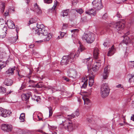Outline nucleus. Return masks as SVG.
<instances>
[{
    "label": "nucleus",
    "mask_w": 134,
    "mask_h": 134,
    "mask_svg": "<svg viewBox=\"0 0 134 134\" xmlns=\"http://www.w3.org/2000/svg\"><path fill=\"white\" fill-rule=\"evenodd\" d=\"M84 47L80 45L79 49L75 54L73 53H71L70 54L67 56H64L60 62L61 65H67L69 63H72L75 60L76 57H77L80 54V52H82L85 49Z\"/></svg>",
    "instance_id": "f257e3e1"
},
{
    "label": "nucleus",
    "mask_w": 134,
    "mask_h": 134,
    "mask_svg": "<svg viewBox=\"0 0 134 134\" xmlns=\"http://www.w3.org/2000/svg\"><path fill=\"white\" fill-rule=\"evenodd\" d=\"M110 90L108 83H105L103 84L100 88V94L102 97L103 98L107 97L109 94Z\"/></svg>",
    "instance_id": "f03ea898"
},
{
    "label": "nucleus",
    "mask_w": 134,
    "mask_h": 134,
    "mask_svg": "<svg viewBox=\"0 0 134 134\" xmlns=\"http://www.w3.org/2000/svg\"><path fill=\"white\" fill-rule=\"evenodd\" d=\"M83 40H86L88 43H91L94 40V34L92 32H89L84 33L82 37Z\"/></svg>",
    "instance_id": "7ed1b4c3"
},
{
    "label": "nucleus",
    "mask_w": 134,
    "mask_h": 134,
    "mask_svg": "<svg viewBox=\"0 0 134 134\" xmlns=\"http://www.w3.org/2000/svg\"><path fill=\"white\" fill-rule=\"evenodd\" d=\"M62 124L65 129L69 131H72L75 128V124L68 120H66Z\"/></svg>",
    "instance_id": "20e7f679"
},
{
    "label": "nucleus",
    "mask_w": 134,
    "mask_h": 134,
    "mask_svg": "<svg viewBox=\"0 0 134 134\" xmlns=\"http://www.w3.org/2000/svg\"><path fill=\"white\" fill-rule=\"evenodd\" d=\"M36 25L37 29L35 30L36 34L39 35L43 33L44 32L45 34H46V31L47 30L46 29V28L44 27L43 25L40 24L38 23H37Z\"/></svg>",
    "instance_id": "39448f33"
},
{
    "label": "nucleus",
    "mask_w": 134,
    "mask_h": 134,
    "mask_svg": "<svg viewBox=\"0 0 134 134\" xmlns=\"http://www.w3.org/2000/svg\"><path fill=\"white\" fill-rule=\"evenodd\" d=\"M92 4L93 8L97 10H100L103 7L102 0H94Z\"/></svg>",
    "instance_id": "423d86ee"
},
{
    "label": "nucleus",
    "mask_w": 134,
    "mask_h": 134,
    "mask_svg": "<svg viewBox=\"0 0 134 134\" xmlns=\"http://www.w3.org/2000/svg\"><path fill=\"white\" fill-rule=\"evenodd\" d=\"M124 25L120 21L116 23H113L111 24L110 26L113 27L115 30L119 31L122 30L124 27Z\"/></svg>",
    "instance_id": "0eeeda50"
},
{
    "label": "nucleus",
    "mask_w": 134,
    "mask_h": 134,
    "mask_svg": "<svg viewBox=\"0 0 134 134\" xmlns=\"http://www.w3.org/2000/svg\"><path fill=\"white\" fill-rule=\"evenodd\" d=\"M11 112L9 111L0 108V115L2 117H6L9 116Z\"/></svg>",
    "instance_id": "6e6552de"
},
{
    "label": "nucleus",
    "mask_w": 134,
    "mask_h": 134,
    "mask_svg": "<svg viewBox=\"0 0 134 134\" xmlns=\"http://www.w3.org/2000/svg\"><path fill=\"white\" fill-rule=\"evenodd\" d=\"M110 71V66H107L104 68V71L102 74L103 78L104 79H107L108 77Z\"/></svg>",
    "instance_id": "1a4fd4ad"
},
{
    "label": "nucleus",
    "mask_w": 134,
    "mask_h": 134,
    "mask_svg": "<svg viewBox=\"0 0 134 134\" xmlns=\"http://www.w3.org/2000/svg\"><path fill=\"white\" fill-rule=\"evenodd\" d=\"M101 61L96 59L95 63L93 66L92 70L94 71H97L98 70L101 66Z\"/></svg>",
    "instance_id": "9d476101"
},
{
    "label": "nucleus",
    "mask_w": 134,
    "mask_h": 134,
    "mask_svg": "<svg viewBox=\"0 0 134 134\" xmlns=\"http://www.w3.org/2000/svg\"><path fill=\"white\" fill-rule=\"evenodd\" d=\"M1 129L4 131L10 132L12 131V126L10 124H3L2 125Z\"/></svg>",
    "instance_id": "9b49d317"
},
{
    "label": "nucleus",
    "mask_w": 134,
    "mask_h": 134,
    "mask_svg": "<svg viewBox=\"0 0 134 134\" xmlns=\"http://www.w3.org/2000/svg\"><path fill=\"white\" fill-rule=\"evenodd\" d=\"M46 34H45L44 32H43L41 34L42 35V38L44 41H49L52 37L51 34L49 33L47 31H46Z\"/></svg>",
    "instance_id": "f8f14e48"
},
{
    "label": "nucleus",
    "mask_w": 134,
    "mask_h": 134,
    "mask_svg": "<svg viewBox=\"0 0 134 134\" xmlns=\"http://www.w3.org/2000/svg\"><path fill=\"white\" fill-rule=\"evenodd\" d=\"M55 118L57 121H58L60 124L64 123L66 121L65 117L62 115H57L55 116Z\"/></svg>",
    "instance_id": "ddd939ff"
},
{
    "label": "nucleus",
    "mask_w": 134,
    "mask_h": 134,
    "mask_svg": "<svg viewBox=\"0 0 134 134\" xmlns=\"http://www.w3.org/2000/svg\"><path fill=\"white\" fill-rule=\"evenodd\" d=\"M67 72L68 76L70 77L75 78L77 77V73L75 70H68Z\"/></svg>",
    "instance_id": "4468645a"
},
{
    "label": "nucleus",
    "mask_w": 134,
    "mask_h": 134,
    "mask_svg": "<svg viewBox=\"0 0 134 134\" xmlns=\"http://www.w3.org/2000/svg\"><path fill=\"white\" fill-rule=\"evenodd\" d=\"M31 95V92L28 91L26 93H23L21 95L22 99L23 100L27 101L29 99Z\"/></svg>",
    "instance_id": "2eb2a0df"
},
{
    "label": "nucleus",
    "mask_w": 134,
    "mask_h": 134,
    "mask_svg": "<svg viewBox=\"0 0 134 134\" xmlns=\"http://www.w3.org/2000/svg\"><path fill=\"white\" fill-rule=\"evenodd\" d=\"M33 11L35 12L38 14H41L42 13V11L40 8L37 5V3L35 4Z\"/></svg>",
    "instance_id": "dca6fc26"
},
{
    "label": "nucleus",
    "mask_w": 134,
    "mask_h": 134,
    "mask_svg": "<svg viewBox=\"0 0 134 134\" xmlns=\"http://www.w3.org/2000/svg\"><path fill=\"white\" fill-rule=\"evenodd\" d=\"M129 34V32H127L125 33L124 35L123 36L124 39L123 40V42L126 44H127L129 43L130 41V38L127 35Z\"/></svg>",
    "instance_id": "f3484780"
},
{
    "label": "nucleus",
    "mask_w": 134,
    "mask_h": 134,
    "mask_svg": "<svg viewBox=\"0 0 134 134\" xmlns=\"http://www.w3.org/2000/svg\"><path fill=\"white\" fill-rule=\"evenodd\" d=\"M7 26L10 29H14L15 25L13 22L11 20H8L6 23Z\"/></svg>",
    "instance_id": "a211bd4d"
},
{
    "label": "nucleus",
    "mask_w": 134,
    "mask_h": 134,
    "mask_svg": "<svg viewBox=\"0 0 134 134\" xmlns=\"http://www.w3.org/2000/svg\"><path fill=\"white\" fill-rule=\"evenodd\" d=\"M4 27H1L0 26V38H3L5 36L6 34V30H4Z\"/></svg>",
    "instance_id": "6ab92c4d"
},
{
    "label": "nucleus",
    "mask_w": 134,
    "mask_h": 134,
    "mask_svg": "<svg viewBox=\"0 0 134 134\" xmlns=\"http://www.w3.org/2000/svg\"><path fill=\"white\" fill-rule=\"evenodd\" d=\"M13 83V81L9 79H6L4 82V84L7 86H11Z\"/></svg>",
    "instance_id": "aec40b11"
},
{
    "label": "nucleus",
    "mask_w": 134,
    "mask_h": 134,
    "mask_svg": "<svg viewBox=\"0 0 134 134\" xmlns=\"http://www.w3.org/2000/svg\"><path fill=\"white\" fill-rule=\"evenodd\" d=\"M86 13L90 15L94 16L96 14V11L94 9H91L86 11Z\"/></svg>",
    "instance_id": "412c9836"
},
{
    "label": "nucleus",
    "mask_w": 134,
    "mask_h": 134,
    "mask_svg": "<svg viewBox=\"0 0 134 134\" xmlns=\"http://www.w3.org/2000/svg\"><path fill=\"white\" fill-rule=\"evenodd\" d=\"M99 50L97 48H95L94 50L93 57L96 59H97L98 58V55L99 54Z\"/></svg>",
    "instance_id": "4be33fe9"
},
{
    "label": "nucleus",
    "mask_w": 134,
    "mask_h": 134,
    "mask_svg": "<svg viewBox=\"0 0 134 134\" xmlns=\"http://www.w3.org/2000/svg\"><path fill=\"white\" fill-rule=\"evenodd\" d=\"M109 49L107 54V55L108 56H111L112 55L114 54L115 51V49L114 48L113 45Z\"/></svg>",
    "instance_id": "5701e85b"
},
{
    "label": "nucleus",
    "mask_w": 134,
    "mask_h": 134,
    "mask_svg": "<svg viewBox=\"0 0 134 134\" xmlns=\"http://www.w3.org/2000/svg\"><path fill=\"white\" fill-rule=\"evenodd\" d=\"M18 39V36L16 35V37H9L8 38V39L10 42L12 43H14L16 42Z\"/></svg>",
    "instance_id": "b1692460"
},
{
    "label": "nucleus",
    "mask_w": 134,
    "mask_h": 134,
    "mask_svg": "<svg viewBox=\"0 0 134 134\" xmlns=\"http://www.w3.org/2000/svg\"><path fill=\"white\" fill-rule=\"evenodd\" d=\"M15 69V68H10L5 72L6 74H8L9 75H12L14 74V70Z\"/></svg>",
    "instance_id": "393cba45"
},
{
    "label": "nucleus",
    "mask_w": 134,
    "mask_h": 134,
    "mask_svg": "<svg viewBox=\"0 0 134 134\" xmlns=\"http://www.w3.org/2000/svg\"><path fill=\"white\" fill-rule=\"evenodd\" d=\"M94 76H93L89 77V85L90 87H91L94 83Z\"/></svg>",
    "instance_id": "a878e982"
},
{
    "label": "nucleus",
    "mask_w": 134,
    "mask_h": 134,
    "mask_svg": "<svg viewBox=\"0 0 134 134\" xmlns=\"http://www.w3.org/2000/svg\"><path fill=\"white\" fill-rule=\"evenodd\" d=\"M25 114L24 113H23L21 114L19 117V119L21 122H24L25 121Z\"/></svg>",
    "instance_id": "bb28decb"
},
{
    "label": "nucleus",
    "mask_w": 134,
    "mask_h": 134,
    "mask_svg": "<svg viewBox=\"0 0 134 134\" xmlns=\"http://www.w3.org/2000/svg\"><path fill=\"white\" fill-rule=\"evenodd\" d=\"M4 19L2 18L0 19V26L1 27H4L5 30L6 29V27H5V26L4 25Z\"/></svg>",
    "instance_id": "cd10ccee"
},
{
    "label": "nucleus",
    "mask_w": 134,
    "mask_h": 134,
    "mask_svg": "<svg viewBox=\"0 0 134 134\" xmlns=\"http://www.w3.org/2000/svg\"><path fill=\"white\" fill-rule=\"evenodd\" d=\"M69 11V9H66L65 10H64L63 11H62L63 13V17H64L65 16H67L68 14Z\"/></svg>",
    "instance_id": "c85d7f7f"
},
{
    "label": "nucleus",
    "mask_w": 134,
    "mask_h": 134,
    "mask_svg": "<svg viewBox=\"0 0 134 134\" xmlns=\"http://www.w3.org/2000/svg\"><path fill=\"white\" fill-rule=\"evenodd\" d=\"M83 99L84 101V104L88 105L90 103V100L89 99L86 97H83Z\"/></svg>",
    "instance_id": "c756f323"
},
{
    "label": "nucleus",
    "mask_w": 134,
    "mask_h": 134,
    "mask_svg": "<svg viewBox=\"0 0 134 134\" xmlns=\"http://www.w3.org/2000/svg\"><path fill=\"white\" fill-rule=\"evenodd\" d=\"M74 12L76 11L77 13H79L80 14H81L83 12V10L82 9H72Z\"/></svg>",
    "instance_id": "7c9ffc66"
},
{
    "label": "nucleus",
    "mask_w": 134,
    "mask_h": 134,
    "mask_svg": "<svg viewBox=\"0 0 134 134\" xmlns=\"http://www.w3.org/2000/svg\"><path fill=\"white\" fill-rule=\"evenodd\" d=\"M84 80L85 81L83 83V85L82 86L84 88H85L87 85V81L88 80V79H86V77H84Z\"/></svg>",
    "instance_id": "2f4dec72"
},
{
    "label": "nucleus",
    "mask_w": 134,
    "mask_h": 134,
    "mask_svg": "<svg viewBox=\"0 0 134 134\" xmlns=\"http://www.w3.org/2000/svg\"><path fill=\"white\" fill-rule=\"evenodd\" d=\"M128 76L130 77L129 78V81L130 83L134 82V79L133 78V76L132 75L130 74Z\"/></svg>",
    "instance_id": "473e14b6"
},
{
    "label": "nucleus",
    "mask_w": 134,
    "mask_h": 134,
    "mask_svg": "<svg viewBox=\"0 0 134 134\" xmlns=\"http://www.w3.org/2000/svg\"><path fill=\"white\" fill-rule=\"evenodd\" d=\"M6 92L5 88L2 87H0V93H4Z\"/></svg>",
    "instance_id": "72a5a7b5"
},
{
    "label": "nucleus",
    "mask_w": 134,
    "mask_h": 134,
    "mask_svg": "<svg viewBox=\"0 0 134 134\" xmlns=\"http://www.w3.org/2000/svg\"><path fill=\"white\" fill-rule=\"evenodd\" d=\"M60 35L58 36L57 37L58 39H60V38H62L64 36L65 33L64 32H60Z\"/></svg>",
    "instance_id": "f704fd0d"
},
{
    "label": "nucleus",
    "mask_w": 134,
    "mask_h": 134,
    "mask_svg": "<svg viewBox=\"0 0 134 134\" xmlns=\"http://www.w3.org/2000/svg\"><path fill=\"white\" fill-rule=\"evenodd\" d=\"M39 98H40L37 96H36L35 95L32 97V99L34 101L36 100L37 102L39 101Z\"/></svg>",
    "instance_id": "c9c22d12"
},
{
    "label": "nucleus",
    "mask_w": 134,
    "mask_h": 134,
    "mask_svg": "<svg viewBox=\"0 0 134 134\" xmlns=\"http://www.w3.org/2000/svg\"><path fill=\"white\" fill-rule=\"evenodd\" d=\"M130 66L131 68L134 67V61H130L129 63Z\"/></svg>",
    "instance_id": "e433bc0d"
},
{
    "label": "nucleus",
    "mask_w": 134,
    "mask_h": 134,
    "mask_svg": "<svg viewBox=\"0 0 134 134\" xmlns=\"http://www.w3.org/2000/svg\"><path fill=\"white\" fill-rule=\"evenodd\" d=\"M87 121H88V122L93 124L96 122V121H94L92 119V118H91V119H89V118H87Z\"/></svg>",
    "instance_id": "4c0bfd02"
},
{
    "label": "nucleus",
    "mask_w": 134,
    "mask_h": 134,
    "mask_svg": "<svg viewBox=\"0 0 134 134\" xmlns=\"http://www.w3.org/2000/svg\"><path fill=\"white\" fill-rule=\"evenodd\" d=\"M1 5L2 6V7L1 9V11L2 13H3L4 12V10L5 8L4 3H2L1 4Z\"/></svg>",
    "instance_id": "58836bf2"
},
{
    "label": "nucleus",
    "mask_w": 134,
    "mask_h": 134,
    "mask_svg": "<svg viewBox=\"0 0 134 134\" xmlns=\"http://www.w3.org/2000/svg\"><path fill=\"white\" fill-rule=\"evenodd\" d=\"M0 66L3 68L5 66L4 63L1 60H0Z\"/></svg>",
    "instance_id": "ea45409f"
},
{
    "label": "nucleus",
    "mask_w": 134,
    "mask_h": 134,
    "mask_svg": "<svg viewBox=\"0 0 134 134\" xmlns=\"http://www.w3.org/2000/svg\"><path fill=\"white\" fill-rule=\"evenodd\" d=\"M49 116H51L52 115V110L51 107H50L49 108Z\"/></svg>",
    "instance_id": "a19ab883"
},
{
    "label": "nucleus",
    "mask_w": 134,
    "mask_h": 134,
    "mask_svg": "<svg viewBox=\"0 0 134 134\" xmlns=\"http://www.w3.org/2000/svg\"><path fill=\"white\" fill-rule=\"evenodd\" d=\"M90 59V57L87 58L83 59L82 60V61L84 63H86L87 62V61L89 60Z\"/></svg>",
    "instance_id": "79ce46f5"
},
{
    "label": "nucleus",
    "mask_w": 134,
    "mask_h": 134,
    "mask_svg": "<svg viewBox=\"0 0 134 134\" xmlns=\"http://www.w3.org/2000/svg\"><path fill=\"white\" fill-rule=\"evenodd\" d=\"M68 26V25L67 24H64L63 25V26L62 29H65Z\"/></svg>",
    "instance_id": "37998d69"
},
{
    "label": "nucleus",
    "mask_w": 134,
    "mask_h": 134,
    "mask_svg": "<svg viewBox=\"0 0 134 134\" xmlns=\"http://www.w3.org/2000/svg\"><path fill=\"white\" fill-rule=\"evenodd\" d=\"M74 114H72L70 115H68V116L69 117L68 118L70 119L74 118L75 117V115H74Z\"/></svg>",
    "instance_id": "c03bdc74"
},
{
    "label": "nucleus",
    "mask_w": 134,
    "mask_h": 134,
    "mask_svg": "<svg viewBox=\"0 0 134 134\" xmlns=\"http://www.w3.org/2000/svg\"><path fill=\"white\" fill-rule=\"evenodd\" d=\"M25 12L26 14H30V13L29 12V8H27L25 10Z\"/></svg>",
    "instance_id": "a18cd8bd"
},
{
    "label": "nucleus",
    "mask_w": 134,
    "mask_h": 134,
    "mask_svg": "<svg viewBox=\"0 0 134 134\" xmlns=\"http://www.w3.org/2000/svg\"><path fill=\"white\" fill-rule=\"evenodd\" d=\"M49 128L52 130H54L56 129L57 127L54 126H49Z\"/></svg>",
    "instance_id": "49530a36"
},
{
    "label": "nucleus",
    "mask_w": 134,
    "mask_h": 134,
    "mask_svg": "<svg viewBox=\"0 0 134 134\" xmlns=\"http://www.w3.org/2000/svg\"><path fill=\"white\" fill-rule=\"evenodd\" d=\"M108 18V16L106 13L104 14L102 16V18L104 20H105Z\"/></svg>",
    "instance_id": "de8ad7c7"
},
{
    "label": "nucleus",
    "mask_w": 134,
    "mask_h": 134,
    "mask_svg": "<svg viewBox=\"0 0 134 134\" xmlns=\"http://www.w3.org/2000/svg\"><path fill=\"white\" fill-rule=\"evenodd\" d=\"M44 3H50L52 2V0H44Z\"/></svg>",
    "instance_id": "09e8293b"
},
{
    "label": "nucleus",
    "mask_w": 134,
    "mask_h": 134,
    "mask_svg": "<svg viewBox=\"0 0 134 134\" xmlns=\"http://www.w3.org/2000/svg\"><path fill=\"white\" fill-rule=\"evenodd\" d=\"M74 114L76 116H78L79 114L78 110L77 109L74 113Z\"/></svg>",
    "instance_id": "8fccbe9b"
},
{
    "label": "nucleus",
    "mask_w": 134,
    "mask_h": 134,
    "mask_svg": "<svg viewBox=\"0 0 134 134\" xmlns=\"http://www.w3.org/2000/svg\"><path fill=\"white\" fill-rule=\"evenodd\" d=\"M116 16L117 17L119 18H122V16L118 12L117 13Z\"/></svg>",
    "instance_id": "3c124183"
},
{
    "label": "nucleus",
    "mask_w": 134,
    "mask_h": 134,
    "mask_svg": "<svg viewBox=\"0 0 134 134\" xmlns=\"http://www.w3.org/2000/svg\"><path fill=\"white\" fill-rule=\"evenodd\" d=\"M9 10H7L6 12L4 14V15L5 16H7L9 14Z\"/></svg>",
    "instance_id": "603ef678"
},
{
    "label": "nucleus",
    "mask_w": 134,
    "mask_h": 134,
    "mask_svg": "<svg viewBox=\"0 0 134 134\" xmlns=\"http://www.w3.org/2000/svg\"><path fill=\"white\" fill-rule=\"evenodd\" d=\"M63 79L66 80L67 82H69V79L67 77L65 76H63Z\"/></svg>",
    "instance_id": "864d4df0"
},
{
    "label": "nucleus",
    "mask_w": 134,
    "mask_h": 134,
    "mask_svg": "<svg viewBox=\"0 0 134 134\" xmlns=\"http://www.w3.org/2000/svg\"><path fill=\"white\" fill-rule=\"evenodd\" d=\"M33 19H32L30 20L29 21V23L28 24L29 25H30V24H32L33 23H34V22H33Z\"/></svg>",
    "instance_id": "5fc2aeb1"
},
{
    "label": "nucleus",
    "mask_w": 134,
    "mask_h": 134,
    "mask_svg": "<svg viewBox=\"0 0 134 134\" xmlns=\"http://www.w3.org/2000/svg\"><path fill=\"white\" fill-rule=\"evenodd\" d=\"M78 31V30L77 29H74L71 31L72 32H77Z\"/></svg>",
    "instance_id": "6e6d98bb"
},
{
    "label": "nucleus",
    "mask_w": 134,
    "mask_h": 134,
    "mask_svg": "<svg viewBox=\"0 0 134 134\" xmlns=\"http://www.w3.org/2000/svg\"><path fill=\"white\" fill-rule=\"evenodd\" d=\"M116 87L118 88H122L123 87L122 86V85L121 84H119L118 85L116 86Z\"/></svg>",
    "instance_id": "4d7b16f0"
},
{
    "label": "nucleus",
    "mask_w": 134,
    "mask_h": 134,
    "mask_svg": "<svg viewBox=\"0 0 134 134\" xmlns=\"http://www.w3.org/2000/svg\"><path fill=\"white\" fill-rule=\"evenodd\" d=\"M103 44L104 46L105 47H107L108 46V44L107 42H104Z\"/></svg>",
    "instance_id": "13d9d810"
},
{
    "label": "nucleus",
    "mask_w": 134,
    "mask_h": 134,
    "mask_svg": "<svg viewBox=\"0 0 134 134\" xmlns=\"http://www.w3.org/2000/svg\"><path fill=\"white\" fill-rule=\"evenodd\" d=\"M17 72H18V74L19 76L21 78L22 77V76L20 74V72L19 71H17Z\"/></svg>",
    "instance_id": "bf43d9fd"
},
{
    "label": "nucleus",
    "mask_w": 134,
    "mask_h": 134,
    "mask_svg": "<svg viewBox=\"0 0 134 134\" xmlns=\"http://www.w3.org/2000/svg\"><path fill=\"white\" fill-rule=\"evenodd\" d=\"M34 46V44H31L29 46V48H32Z\"/></svg>",
    "instance_id": "052dcab7"
},
{
    "label": "nucleus",
    "mask_w": 134,
    "mask_h": 134,
    "mask_svg": "<svg viewBox=\"0 0 134 134\" xmlns=\"http://www.w3.org/2000/svg\"><path fill=\"white\" fill-rule=\"evenodd\" d=\"M1 49H0V59L2 58L3 57L2 55V53L1 51Z\"/></svg>",
    "instance_id": "680f3d73"
},
{
    "label": "nucleus",
    "mask_w": 134,
    "mask_h": 134,
    "mask_svg": "<svg viewBox=\"0 0 134 134\" xmlns=\"http://www.w3.org/2000/svg\"><path fill=\"white\" fill-rule=\"evenodd\" d=\"M37 117H38V118L39 121H41V120L43 121L42 118H40V116L38 115L37 116Z\"/></svg>",
    "instance_id": "e2e57ef3"
},
{
    "label": "nucleus",
    "mask_w": 134,
    "mask_h": 134,
    "mask_svg": "<svg viewBox=\"0 0 134 134\" xmlns=\"http://www.w3.org/2000/svg\"><path fill=\"white\" fill-rule=\"evenodd\" d=\"M16 30L17 32V33H18V32L19 31V29L17 27H16Z\"/></svg>",
    "instance_id": "0e129e2a"
},
{
    "label": "nucleus",
    "mask_w": 134,
    "mask_h": 134,
    "mask_svg": "<svg viewBox=\"0 0 134 134\" xmlns=\"http://www.w3.org/2000/svg\"><path fill=\"white\" fill-rule=\"evenodd\" d=\"M131 120L134 121V116H131Z\"/></svg>",
    "instance_id": "69168bd1"
},
{
    "label": "nucleus",
    "mask_w": 134,
    "mask_h": 134,
    "mask_svg": "<svg viewBox=\"0 0 134 134\" xmlns=\"http://www.w3.org/2000/svg\"><path fill=\"white\" fill-rule=\"evenodd\" d=\"M37 131L41 133H42L43 132V131L41 130H37Z\"/></svg>",
    "instance_id": "338daca9"
},
{
    "label": "nucleus",
    "mask_w": 134,
    "mask_h": 134,
    "mask_svg": "<svg viewBox=\"0 0 134 134\" xmlns=\"http://www.w3.org/2000/svg\"><path fill=\"white\" fill-rule=\"evenodd\" d=\"M30 0H26V3L28 4L30 2Z\"/></svg>",
    "instance_id": "774afa93"
}]
</instances>
